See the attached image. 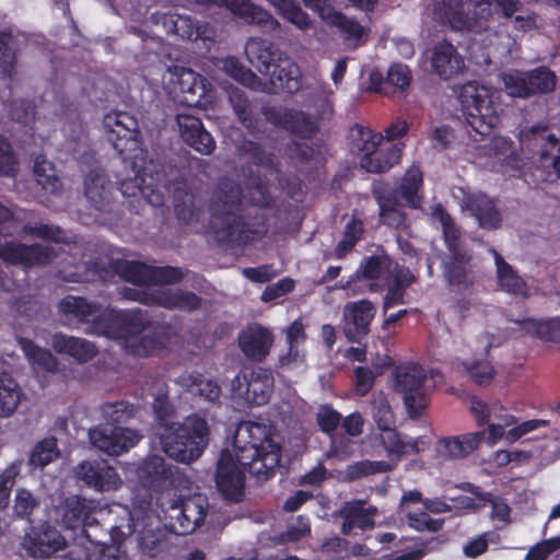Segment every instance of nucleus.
I'll return each mask as SVG.
<instances>
[{"instance_id":"nucleus-1","label":"nucleus","mask_w":560,"mask_h":560,"mask_svg":"<svg viewBox=\"0 0 560 560\" xmlns=\"http://www.w3.org/2000/svg\"><path fill=\"white\" fill-rule=\"evenodd\" d=\"M233 447L237 465L233 454L228 448L222 450L217 463L215 485L225 500L238 503L244 498L245 472L257 480L270 479L280 463V447L266 424L253 421L238 424Z\"/></svg>"},{"instance_id":"nucleus-2","label":"nucleus","mask_w":560,"mask_h":560,"mask_svg":"<svg viewBox=\"0 0 560 560\" xmlns=\"http://www.w3.org/2000/svg\"><path fill=\"white\" fill-rule=\"evenodd\" d=\"M208 211L209 231L220 245L246 246L268 231L266 214L243 209V190L232 182L222 183L213 192Z\"/></svg>"},{"instance_id":"nucleus-3","label":"nucleus","mask_w":560,"mask_h":560,"mask_svg":"<svg viewBox=\"0 0 560 560\" xmlns=\"http://www.w3.org/2000/svg\"><path fill=\"white\" fill-rule=\"evenodd\" d=\"M103 127L106 139L124 163L129 164L136 174L145 173L148 150L143 148L138 119L127 112L112 110L104 115Z\"/></svg>"},{"instance_id":"nucleus-4","label":"nucleus","mask_w":560,"mask_h":560,"mask_svg":"<svg viewBox=\"0 0 560 560\" xmlns=\"http://www.w3.org/2000/svg\"><path fill=\"white\" fill-rule=\"evenodd\" d=\"M209 441V424L197 413L187 416L182 423L168 428L161 435L164 453L182 464L197 460L203 454Z\"/></svg>"},{"instance_id":"nucleus-5","label":"nucleus","mask_w":560,"mask_h":560,"mask_svg":"<svg viewBox=\"0 0 560 560\" xmlns=\"http://www.w3.org/2000/svg\"><path fill=\"white\" fill-rule=\"evenodd\" d=\"M466 122L481 139L500 122L495 100L498 92L477 81L460 85L457 95Z\"/></svg>"},{"instance_id":"nucleus-6","label":"nucleus","mask_w":560,"mask_h":560,"mask_svg":"<svg viewBox=\"0 0 560 560\" xmlns=\"http://www.w3.org/2000/svg\"><path fill=\"white\" fill-rule=\"evenodd\" d=\"M147 313L136 310L106 308L95 316L86 332L114 340H125L140 336L149 326Z\"/></svg>"},{"instance_id":"nucleus-7","label":"nucleus","mask_w":560,"mask_h":560,"mask_svg":"<svg viewBox=\"0 0 560 560\" xmlns=\"http://www.w3.org/2000/svg\"><path fill=\"white\" fill-rule=\"evenodd\" d=\"M425 380V372L418 363L401 364L395 370V387L404 394V402L411 419L419 418L428 406L423 390Z\"/></svg>"},{"instance_id":"nucleus-8","label":"nucleus","mask_w":560,"mask_h":560,"mask_svg":"<svg viewBox=\"0 0 560 560\" xmlns=\"http://www.w3.org/2000/svg\"><path fill=\"white\" fill-rule=\"evenodd\" d=\"M175 75L174 89L184 106L199 109L212 107L215 103V89L207 78L184 67L176 69Z\"/></svg>"},{"instance_id":"nucleus-9","label":"nucleus","mask_w":560,"mask_h":560,"mask_svg":"<svg viewBox=\"0 0 560 560\" xmlns=\"http://www.w3.org/2000/svg\"><path fill=\"white\" fill-rule=\"evenodd\" d=\"M152 491L140 485L132 490L130 509L124 506L120 521L112 524V539L119 541L124 535L136 533L140 522L155 518Z\"/></svg>"},{"instance_id":"nucleus-10","label":"nucleus","mask_w":560,"mask_h":560,"mask_svg":"<svg viewBox=\"0 0 560 560\" xmlns=\"http://www.w3.org/2000/svg\"><path fill=\"white\" fill-rule=\"evenodd\" d=\"M503 83L511 96L526 98L552 92L557 79L549 68L541 66L526 72L506 73Z\"/></svg>"},{"instance_id":"nucleus-11","label":"nucleus","mask_w":560,"mask_h":560,"mask_svg":"<svg viewBox=\"0 0 560 560\" xmlns=\"http://www.w3.org/2000/svg\"><path fill=\"white\" fill-rule=\"evenodd\" d=\"M125 296L147 305H156L167 310H180L186 312L199 310L202 302L201 298L196 293L182 289H160L152 293L128 289Z\"/></svg>"},{"instance_id":"nucleus-12","label":"nucleus","mask_w":560,"mask_h":560,"mask_svg":"<svg viewBox=\"0 0 560 560\" xmlns=\"http://www.w3.org/2000/svg\"><path fill=\"white\" fill-rule=\"evenodd\" d=\"M261 114L269 124L301 139H312L318 130L311 116L301 109L264 106Z\"/></svg>"},{"instance_id":"nucleus-13","label":"nucleus","mask_w":560,"mask_h":560,"mask_svg":"<svg viewBox=\"0 0 560 560\" xmlns=\"http://www.w3.org/2000/svg\"><path fill=\"white\" fill-rule=\"evenodd\" d=\"M195 2L206 8H225L245 23L257 25L265 32L273 33L281 28V24L270 12L250 0H195Z\"/></svg>"},{"instance_id":"nucleus-14","label":"nucleus","mask_w":560,"mask_h":560,"mask_svg":"<svg viewBox=\"0 0 560 560\" xmlns=\"http://www.w3.org/2000/svg\"><path fill=\"white\" fill-rule=\"evenodd\" d=\"M57 257L54 247L34 243L31 245L7 241L0 244V259L12 266L32 268L46 266Z\"/></svg>"},{"instance_id":"nucleus-15","label":"nucleus","mask_w":560,"mask_h":560,"mask_svg":"<svg viewBox=\"0 0 560 560\" xmlns=\"http://www.w3.org/2000/svg\"><path fill=\"white\" fill-rule=\"evenodd\" d=\"M142 435L129 428H109L98 424L90 429L89 439L93 446L110 456H119L135 447Z\"/></svg>"},{"instance_id":"nucleus-16","label":"nucleus","mask_w":560,"mask_h":560,"mask_svg":"<svg viewBox=\"0 0 560 560\" xmlns=\"http://www.w3.org/2000/svg\"><path fill=\"white\" fill-rule=\"evenodd\" d=\"M75 476L86 487L100 492L115 491L122 485L117 470L106 460H84L77 466Z\"/></svg>"},{"instance_id":"nucleus-17","label":"nucleus","mask_w":560,"mask_h":560,"mask_svg":"<svg viewBox=\"0 0 560 560\" xmlns=\"http://www.w3.org/2000/svg\"><path fill=\"white\" fill-rule=\"evenodd\" d=\"M148 168L143 174H136L132 182H122L120 190L124 195L133 196L136 190H139L143 197L153 207H161L164 205V195L155 187L163 183L164 174L158 170L152 160L147 159Z\"/></svg>"},{"instance_id":"nucleus-18","label":"nucleus","mask_w":560,"mask_h":560,"mask_svg":"<svg viewBox=\"0 0 560 560\" xmlns=\"http://www.w3.org/2000/svg\"><path fill=\"white\" fill-rule=\"evenodd\" d=\"M238 348L246 359L261 363L269 355L273 345L272 332L259 325H248L237 337Z\"/></svg>"},{"instance_id":"nucleus-19","label":"nucleus","mask_w":560,"mask_h":560,"mask_svg":"<svg viewBox=\"0 0 560 560\" xmlns=\"http://www.w3.org/2000/svg\"><path fill=\"white\" fill-rule=\"evenodd\" d=\"M374 304L369 300L350 302L345 307V318L347 322L345 335L351 342L361 343L363 338L370 332V325L375 316Z\"/></svg>"},{"instance_id":"nucleus-20","label":"nucleus","mask_w":560,"mask_h":560,"mask_svg":"<svg viewBox=\"0 0 560 560\" xmlns=\"http://www.w3.org/2000/svg\"><path fill=\"white\" fill-rule=\"evenodd\" d=\"M171 518H176L182 535L194 532L207 516L208 500L205 495L196 493L179 500V503L171 506Z\"/></svg>"},{"instance_id":"nucleus-21","label":"nucleus","mask_w":560,"mask_h":560,"mask_svg":"<svg viewBox=\"0 0 560 560\" xmlns=\"http://www.w3.org/2000/svg\"><path fill=\"white\" fill-rule=\"evenodd\" d=\"M176 122L182 139L195 151L203 155L214 151L215 141L199 117L182 112L176 114Z\"/></svg>"},{"instance_id":"nucleus-22","label":"nucleus","mask_w":560,"mask_h":560,"mask_svg":"<svg viewBox=\"0 0 560 560\" xmlns=\"http://www.w3.org/2000/svg\"><path fill=\"white\" fill-rule=\"evenodd\" d=\"M176 122L182 139L195 151L203 155L214 151L215 141L199 117L182 112L176 114Z\"/></svg>"},{"instance_id":"nucleus-23","label":"nucleus","mask_w":560,"mask_h":560,"mask_svg":"<svg viewBox=\"0 0 560 560\" xmlns=\"http://www.w3.org/2000/svg\"><path fill=\"white\" fill-rule=\"evenodd\" d=\"M465 208L476 219L478 225L487 231H494L502 226L503 218L493 199L481 191L468 194Z\"/></svg>"},{"instance_id":"nucleus-24","label":"nucleus","mask_w":560,"mask_h":560,"mask_svg":"<svg viewBox=\"0 0 560 560\" xmlns=\"http://www.w3.org/2000/svg\"><path fill=\"white\" fill-rule=\"evenodd\" d=\"M238 389L249 405L264 406L268 404L273 392V377L265 369L253 370L243 374Z\"/></svg>"},{"instance_id":"nucleus-25","label":"nucleus","mask_w":560,"mask_h":560,"mask_svg":"<svg viewBox=\"0 0 560 560\" xmlns=\"http://www.w3.org/2000/svg\"><path fill=\"white\" fill-rule=\"evenodd\" d=\"M175 327L167 323L155 325L152 330L139 338L135 343H128L133 355L150 357L172 345L177 338Z\"/></svg>"},{"instance_id":"nucleus-26","label":"nucleus","mask_w":560,"mask_h":560,"mask_svg":"<svg viewBox=\"0 0 560 560\" xmlns=\"http://www.w3.org/2000/svg\"><path fill=\"white\" fill-rule=\"evenodd\" d=\"M245 54L250 62L262 75L270 74V71L285 56L276 44L260 38H249L245 46Z\"/></svg>"},{"instance_id":"nucleus-27","label":"nucleus","mask_w":560,"mask_h":560,"mask_svg":"<svg viewBox=\"0 0 560 560\" xmlns=\"http://www.w3.org/2000/svg\"><path fill=\"white\" fill-rule=\"evenodd\" d=\"M50 346L58 354L69 355L78 363H86L98 353L94 342L84 338L68 336L61 331L51 336Z\"/></svg>"},{"instance_id":"nucleus-28","label":"nucleus","mask_w":560,"mask_h":560,"mask_svg":"<svg viewBox=\"0 0 560 560\" xmlns=\"http://www.w3.org/2000/svg\"><path fill=\"white\" fill-rule=\"evenodd\" d=\"M154 24H162L167 34H174L182 39H198L202 37L200 25L190 15L177 12H154L151 15Z\"/></svg>"},{"instance_id":"nucleus-29","label":"nucleus","mask_w":560,"mask_h":560,"mask_svg":"<svg viewBox=\"0 0 560 560\" xmlns=\"http://www.w3.org/2000/svg\"><path fill=\"white\" fill-rule=\"evenodd\" d=\"M136 475L140 486L161 492L166 487L172 472L163 457L150 455L137 465Z\"/></svg>"},{"instance_id":"nucleus-30","label":"nucleus","mask_w":560,"mask_h":560,"mask_svg":"<svg viewBox=\"0 0 560 560\" xmlns=\"http://www.w3.org/2000/svg\"><path fill=\"white\" fill-rule=\"evenodd\" d=\"M376 513L377 509L373 505H368L363 500L346 502L340 510V515L343 518L341 533L343 535H350L354 528L361 530L373 528Z\"/></svg>"},{"instance_id":"nucleus-31","label":"nucleus","mask_w":560,"mask_h":560,"mask_svg":"<svg viewBox=\"0 0 560 560\" xmlns=\"http://www.w3.org/2000/svg\"><path fill=\"white\" fill-rule=\"evenodd\" d=\"M27 549L34 557L47 558L56 551L63 549V536L48 523L33 528L26 540Z\"/></svg>"},{"instance_id":"nucleus-32","label":"nucleus","mask_w":560,"mask_h":560,"mask_svg":"<svg viewBox=\"0 0 560 560\" xmlns=\"http://www.w3.org/2000/svg\"><path fill=\"white\" fill-rule=\"evenodd\" d=\"M392 259L388 255H371L362 258L357 270L346 280L340 281V288L343 290L355 291L358 281H377L385 270H388Z\"/></svg>"},{"instance_id":"nucleus-33","label":"nucleus","mask_w":560,"mask_h":560,"mask_svg":"<svg viewBox=\"0 0 560 560\" xmlns=\"http://www.w3.org/2000/svg\"><path fill=\"white\" fill-rule=\"evenodd\" d=\"M431 65L433 71L446 80L464 68V60L451 43L443 40L435 45Z\"/></svg>"},{"instance_id":"nucleus-34","label":"nucleus","mask_w":560,"mask_h":560,"mask_svg":"<svg viewBox=\"0 0 560 560\" xmlns=\"http://www.w3.org/2000/svg\"><path fill=\"white\" fill-rule=\"evenodd\" d=\"M174 212L177 220L184 224L197 222L201 210L195 205V196L188 187L187 180L176 178L173 189Z\"/></svg>"},{"instance_id":"nucleus-35","label":"nucleus","mask_w":560,"mask_h":560,"mask_svg":"<svg viewBox=\"0 0 560 560\" xmlns=\"http://www.w3.org/2000/svg\"><path fill=\"white\" fill-rule=\"evenodd\" d=\"M483 439V431L444 438L439 441L438 452L444 458H463L474 452Z\"/></svg>"},{"instance_id":"nucleus-36","label":"nucleus","mask_w":560,"mask_h":560,"mask_svg":"<svg viewBox=\"0 0 560 560\" xmlns=\"http://www.w3.org/2000/svg\"><path fill=\"white\" fill-rule=\"evenodd\" d=\"M101 308L102 305L98 302L74 295H66L58 304V310L62 315L72 317L80 324H88V326L101 313Z\"/></svg>"},{"instance_id":"nucleus-37","label":"nucleus","mask_w":560,"mask_h":560,"mask_svg":"<svg viewBox=\"0 0 560 560\" xmlns=\"http://www.w3.org/2000/svg\"><path fill=\"white\" fill-rule=\"evenodd\" d=\"M84 195L98 211H104L110 199V182L101 170H91L84 178Z\"/></svg>"},{"instance_id":"nucleus-38","label":"nucleus","mask_w":560,"mask_h":560,"mask_svg":"<svg viewBox=\"0 0 560 560\" xmlns=\"http://www.w3.org/2000/svg\"><path fill=\"white\" fill-rule=\"evenodd\" d=\"M270 82L288 93H295L302 86V72L300 67L292 61L287 55L276 63L270 71Z\"/></svg>"},{"instance_id":"nucleus-39","label":"nucleus","mask_w":560,"mask_h":560,"mask_svg":"<svg viewBox=\"0 0 560 560\" xmlns=\"http://www.w3.org/2000/svg\"><path fill=\"white\" fill-rule=\"evenodd\" d=\"M491 252L494 257L500 289L512 295L527 296L528 287L525 280L517 275L513 267L495 249H491Z\"/></svg>"},{"instance_id":"nucleus-40","label":"nucleus","mask_w":560,"mask_h":560,"mask_svg":"<svg viewBox=\"0 0 560 560\" xmlns=\"http://www.w3.org/2000/svg\"><path fill=\"white\" fill-rule=\"evenodd\" d=\"M401 150L392 144L383 148L375 145L366 155L361 158L360 166L369 173H385L399 162Z\"/></svg>"},{"instance_id":"nucleus-41","label":"nucleus","mask_w":560,"mask_h":560,"mask_svg":"<svg viewBox=\"0 0 560 560\" xmlns=\"http://www.w3.org/2000/svg\"><path fill=\"white\" fill-rule=\"evenodd\" d=\"M94 511L95 508L84 498H69L65 503L62 522L67 528L82 529L85 524L93 520Z\"/></svg>"},{"instance_id":"nucleus-42","label":"nucleus","mask_w":560,"mask_h":560,"mask_svg":"<svg viewBox=\"0 0 560 560\" xmlns=\"http://www.w3.org/2000/svg\"><path fill=\"white\" fill-rule=\"evenodd\" d=\"M324 21L337 28L346 40H353L355 44H362L363 37L368 35V31L362 26L355 18L348 16L336 10H330L323 16Z\"/></svg>"},{"instance_id":"nucleus-43","label":"nucleus","mask_w":560,"mask_h":560,"mask_svg":"<svg viewBox=\"0 0 560 560\" xmlns=\"http://www.w3.org/2000/svg\"><path fill=\"white\" fill-rule=\"evenodd\" d=\"M383 143V136L375 132L369 127L355 124L349 132V145L350 151L355 154L359 160L366 155L371 150L375 149V145Z\"/></svg>"},{"instance_id":"nucleus-44","label":"nucleus","mask_w":560,"mask_h":560,"mask_svg":"<svg viewBox=\"0 0 560 560\" xmlns=\"http://www.w3.org/2000/svg\"><path fill=\"white\" fill-rule=\"evenodd\" d=\"M182 384L189 393L206 401L217 404L220 400L222 393L220 385L215 381L206 378L201 373L192 372L183 376Z\"/></svg>"},{"instance_id":"nucleus-45","label":"nucleus","mask_w":560,"mask_h":560,"mask_svg":"<svg viewBox=\"0 0 560 560\" xmlns=\"http://www.w3.org/2000/svg\"><path fill=\"white\" fill-rule=\"evenodd\" d=\"M229 101L236 115L238 121L250 133L255 135L259 131V118L253 114V108L249 100L244 91L234 88L229 91Z\"/></svg>"},{"instance_id":"nucleus-46","label":"nucleus","mask_w":560,"mask_h":560,"mask_svg":"<svg viewBox=\"0 0 560 560\" xmlns=\"http://www.w3.org/2000/svg\"><path fill=\"white\" fill-rule=\"evenodd\" d=\"M137 410V405L126 400L105 402L101 408L105 421L102 424L109 428H124L122 424L135 418Z\"/></svg>"},{"instance_id":"nucleus-47","label":"nucleus","mask_w":560,"mask_h":560,"mask_svg":"<svg viewBox=\"0 0 560 560\" xmlns=\"http://www.w3.org/2000/svg\"><path fill=\"white\" fill-rule=\"evenodd\" d=\"M238 151L246 155L249 162L276 174H280V164L272 152H267L264 147L254 140L245 139L238 145Z\"/></svg>"},{"instance_id":"nucleus-48","label":"nucleus","mask_w":560,"mask_h":560,"mask_svg":"<svg viewBox=\"0 0 560 560\" xmlns=\"http://www.w3.org/2000/svg\"><path fill=\"white\" fill-rule=\"evenodd\" d=\"M423 186V175L419 167H411L404 175L398 188L400 197L408 207L418 209L421 206L422 197L419 195Z\"/></svg>"},{"instance_id":"nucleus-49","label":"nucleus","mask_w":560,"mask_h":560,"mask_svg":"<svg viewBox=\"0 0 560 560\" xmlns=\"http://www.w3.org/2000/svg\"><path fill=\"white\" fill-rule=\"evenodd\" d=\"M137 530L138 546L141 551L149 557H155L163 542V533L159 528V522L155 518L140 522Z\"/></svg>"},{"instance_id":"nucleus-50","label":"nucleus","mask_w":560,"mask_h":560,"mask_svg":"<svg viewBox=\"0 0 560 560\" xmlns=\"http://www.w3.org/2000/svg\"><path fill=\"white\" fill-rule=\"evenodd\" d=\"M18 44L11 31H0V73L12 79L18 62Z\"/></svg>"},{"instance_id":"nucleus-51","label":"nucleus","mask_w":560,"mask_h":560,"mask_svg":"<svg viewBox=\"0 0 560 560\" xmlns=\"http://www.w3.org/2000/svg\"><path fill=\"white\" fill-rule=\"evenodd\" d=\"M19 345L33 365L47 372L57 371L58 360L49 350L40 348L32 339L25 337L19 339Z\"/></svg>"},{"instance_id":"nucleus-52","label":"nucleus","mask_w":560,"mask_h":560,"mask_svg":"<svg viewBox=\"0 0 560 560\" xmlns=\"http://www.w3.org/2000/svg\"><path fill=\"white\" fill-rule=\"evenodd\" d=\"M22 390L14 378L3 373L0 377V417L11 416L21 402Z\"/></svg>"},{"instance_id":"nucleus-53","label":"nucleus","mask_w":560,"mask_h":560,"mask_svg":"<svg viewBox=\"0 0 560 560\" xmlns=\"http://www.w3.org/2000/svg\"><path fill=\"white\" fill-rule=\"evenodd\" d=\"M272 4L277 12L287 21L295 25L301 31H306L312 26L311 19L302 10L295 0H267Z\"/></svg>"},{"instance_id":"nucleus-54","label":"nucleus","mask_w":560,"mask_h":560,"mask_svg":"<svg viewBox=\"0 0 560 560\" xmlns=\"http://www.w3.org/2000/svg\"><path fill=\"white\" fill-rule=\"evenodd\" d=\"M523 328L541 340L560 343V317L545 320L529 318L523 322Z\"/></svg>"},{"instance_id":"nucleus-55","label":"nucleus","mask_w":560,"mask_h":560,"mask_svg":"<svg viewBox=\"0 0 560 560\" xmlns=\"http://www.w3.org/2000/svg\"><path fill=\"white\" fill-rule=\"evenodd\" d=\"M435 10L440 19L454 28H464L467 25L468 18L464 12V0H441Z\"/></svg>"},{"instance_id":"nucleus-56","label":"nucleus","mask_w":560,"mask_h":560,"mask_svg":"<svg viewBox=\"0 0 560 560\" xmlns=\"http://www.w3.org/2000/svg\"><path fill=\"white\" fill-rule=\"evenodd\" d=\"M57 439L48 436L37 442L31 451L28 463L34 467H45L58 458Z\"/></svg>"},{"instance_id":"nucleus-57","label":"nucleus","mask_w":560,"mask_h":560,"mask_svg":"<svg viewBox=\"0 0 560 560\" xmlns=\"http://www.w3.org/2000/svg\"><path fill=\"white\" fill-rule=\"evenodd\" d=\"M22 233L45 242L68 244L66 232L59 225L45 223H26L22 228Z\"/></svg>"},{"instance_id":"nucleus-58","label":"nucleus","mask_w":560,"mask_h":560,"mask_svg":"<svg viewBox=\"0 0 560 560\" xmlns=\"http://www.w3.org/2000/svg\"><path fill=\"white\" fill-rule=\"evenodd\" d=\"M153 266L141 261H125L120 266V276L127 282L137 285H152Z\"/></svg>"},{"instance_id":"nucleus-59","label":"nucleus","mask_w":560,"mask_h":560,"mask_svg":"<svg viewBox=\"0 0 560 560\" xmlns=\"http://www.w3.org/2000/svg\"><path fill=\"white\" fill-rule=\"evenodd\" d=\"M388 468L389 465L384 460H359L346 467L343 471V479L348 482H353L377 472H385Z\"/></svg>"},{"instance_id":"nucleus-60","label":"nucleus","mask_w":560,"mask_h":560,"mask_svg":"<svg viewBox=\"0 0 560 560\" xmlns=\"http://www.w3.org/2000/svg\"><path fill=\"white\" fill-rule=\"evenodd\" d=\"M152 408L160 427L164 428L165 430L175 427V424L172 422V419L175 416V407L171 402L166 393H159L155 395Z\"/></svg>"},{"instance_id":"nucleus-61","label":"nucleus","mask_w":560,"mask_h":560,"mask_svg":"<svg viewBox=\"0 0 560 560\" xmlns=\"http://www.w3.org/2000/svg\"><path fill=\"white\" fill-rule=\"evenodd\" d=\"M223 71L242 83L243 85H252L257 80V75L248 68H246L236 57H226L222 60Z\"/></svg>"},{"instance_id":"nucleus-62","label":"nucleus","mask_w":560,"mask_h":560,"mask_svg":"<svg viewBox=\"0 0 560 560\" xmlns=\"http://www.w3.org/2000/svg\"><path fill=\"white\" fill-rule=\"evenodd\" d=\"M284 154L293 166H299L311 162L316 150L313 145L292 140L285 144Z\"/></svg>"},{"instance_id":"nucleus-63","label":"nucleus","mask_w":560,"mask_h":560,"mask_svg":"<svg viewBox=\"0 0 560 560\" xmlns=\"http://www.w3.org/2000/svg\"><path fill=\"white\" fill-rule=\"evenodd\" d=\"M372 417L381 431L396 424L395 415L386 397L374 399L372 402Z\"/></svg>"},{"instance_id":"nucleus-64","label":"nucleus","mask_w":560,"mask_h":560,"mask_svg":"<svg viewBox=\"0 0 560 560\" xmlns=\"http://www.w3.org/2000/svg\"><path fill=\"white\" fill-rule=\"evenodd\" d=\"M412 80L410 69L402 63H394L388 68L385 84L400 92L408 90Z\"/></svg>"}]
</instances>
